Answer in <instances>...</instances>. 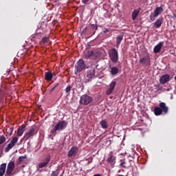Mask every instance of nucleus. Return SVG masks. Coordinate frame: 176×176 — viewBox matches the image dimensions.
I'll list each match as a JSON object with an SVG mask.
<instances>
[{"instance_id": "obj_1", "label": "nucleus", "mask_w": 176, "mask_h": 176, "mask_svg": "<svg viewBox=\"0 0 176 176\" xmlns=\"http://www.w3.org/2000/svg\"><path fill=\"white\" fill-rule=\"evenodd\" d=\"M86 68V63H85V60L82 59H79L74 69V74L75 75H78V74H80L83 69Z\"/></svg>"}, {"instance_id": "obj_2", "label": "nucleus", "mask_w": 176, "mask_h": 176, "mask_svg": "<svg viewBox=\"0 0 176 176\" xmlns=\"http://www.w3.org/2000/svg\"><path fill=\"white\" fill-rule=\"evenodd\" d=\"M67 125L68 122H67V121H60L55 125L54 128L51 131V133H52V134H56L57 131L64 130Z\"/></svg>"}, {"instance_id": "obj_3", "label": "nucleus", "mask_w": 176, "mask_h": 176, "mask_svg": "<svg viewBox=\"0 0 176 176\" xmlns=\"http://www.w3.org/2000/svg\"><path fill=\"white\" fill-rule=\"evenodd\" d=\"M109 57L112 63H118V60H119V54L118 53L116 48H111L109 50Z\"/></svg>"}, {"instance_id": "obj_4", "label": "nucleus", "mask_w": 176, "mask_h": 176, "mask_svg": "<svg viewBox=\"0 0 176 176\" xmlns=\"http://www.w3.org/2000/svg\"><path fill=\"white\" fill-rule=\"evenodd\" d=\"M96 78V69L93 68L87 72V76L85 77L84 82L89 83L91 80Z\"/></svg>"}, {"instance_id": "obj_5", "label": "nucleus", "mask_w": 176, "mask_h": 176, "mask_svg": "<svg viewBox=\"0 0 176 176\" xmlns=\"http://www.w3.org/2000/svg\"><path fill=\"white\" fill-rule=\"evenodd\" d=\"M93 101V98L87 94L80 96L79 103L81 105H89Z\"/></svg>"}, {"instance_id": "obj_6", "label": "nucleus", "mask_w": 176, "mask_h": 176, "mask_svg": "<svg viewBox=\"0 0 176 176\" xmlns=\"http://www.w3.org/2000/svg\"><path fill=\"white\" fill-rule=\"evenodd\" d=\"M163 13V7H157L153 13H151L150 15V20L151 21H155L156 20V17L159 16V14H162Z\"/></svg>"}, {"instance_id": "obj_7", "label": "nucleus", "mask_w": 176, "mask_h": 176, "mask_svg": "<svg viewBox=\"0 0 176 176\" xmlns=\"http://www.w3.org/2000/svg\"><path fill=\"white\" fill-rule=\"evenodd\" d=\"M38 133L35 129H31L29 131L26 132L23 136V140L28 141V140H32L34 135Z\"/></svg>"}, {"instance_id": "obj_8", "label": "nucleus", "mask_w": 176, "mask_h": 176, "mask_svg": "<svg viewBox=\"0 0 176 176\" xmlns=\"http://www.w3.org/2000/svg\"><path fill=\"white\" fill-rule=\"evenodd\" d=\"M18 141H19V138L16 136L14 137L11 140L10 142L8 144L7 147L5 148V152L8 153L9 152V151H10V149H12V148H14Z\"/></svg>"}, {"instance_id": "obj_9", "label": "nucleus", "mask_w": 176, "mask_h": 176, "mask_svg": "<svg viewBox=\"0 0 176 176\" xmlns=\"http://www.w3.org/2000/svg\"><path fill=\"white\" fill-rule=\"evenodd\" d=\"M13 170H14V162L10 161L8 164L6 175H12Z\"/></svg>"}, {"instance_id": "obj_10", "label": "nucleus", "mask_w": 176, "mask_h": 176, "mask_svg": "<svg viewBox=\"0 0 176 176\" xmlns=\"http://www.w3.org/2000/svg\"><path fill=\"white\" fill-rule=\"evenodd\" d=\"M78 151H79V148H78V146H74L72 147L67 153L68 157H75V156L78 155Z\"/></svg>"}, {"instance_id": "obj_11", "label": "nucleus", "mask_w": 176, "mask_h": 176, "mask_svg": "<svg viewBox=\"0 0 176 176\" xmlns=\"http://www.w3.org/2000/svg\"><path fill=\"white\" fill-rule=\"evenodd\" d=\"M140 63L143 64L144 65H151V58L149 56H146L144 58L140 59Z\"/></svg>"}, {"instance_id": "obj_12", "label": "nucleus", "mask_w": 176, "mask_h": 176, "mask_svg": "<svg viewBox=\"0 0 176 176\" xmlns=\"http://www.w3.org/2000/svg\"><path fill=\"white\" fill-rule=\"evenodd\" d=\"M115 86H116V82L112 81L109 85V88L106 91V94H107V96H111V94L113 93V90H115Z\"/></svg>"}, {"instance_id": "obj_13", "label": "nucleus", "mask_w": 176, "mask_h": 176, "mask_svg": "<svg viewBox=\"0 0 176 176\" xmlns=\"http://www.w3.org/2000/svg\"><path fill=\"white\" fill-rule=\"evenodd\" d=\"M159 108H160L162 112L164 113V115H167V113H168V107L166 105V103L163 102H160Z\"/></svg>"}, {"instance_id": "obj_14", "label": "nucleus", "mask_w": 176, "mask_h": 176, "mask_svg": "<svg viewBox=\"0 0 176 176\" xmlns=\"http://www.w3.org/2000/svg\"><path fill=\"white\" fill-rule=\"evenodd\" d=\"M169 81H170V75L168 74L163 75L160 79V82L161 85H166V83H167V82H169Z\"/></svg>"}, {"instance_id": "obj_15", "label": "nucleus", "mask_w": 176, "mask_h": 176, "mask_svg": "<svg viewBox=\"0 0 176 176\" xmlns=\"http://www.w3.org/2000/svg\"><path fill=\"white\" fill-rule=\"evenodd\" d=\"M50 162V157L48 156L45 158V161L44 162H41L38 164V168H43V167H46L47 164H49Z\"/></svg>"}, {"instance_id": "obj_16", "label": "nucleus", "mask_w": 176, "mask_h": 176, "mask_svg": "<svg viewBox=\"0 0 176 176\" xmlns=\"http://www.w3.org/2000/svg\"><path fill=\"white\" fill-rule=\"evenodd\" d=\"M164 43V42H160L157 45H155L153 49L154 53H160V50H162Z\"/></svg>"}, {"instance_id": "obj_17", "label": "nucleus", "mask_w": 176, "mask_h": 176, "mask_svg": "<svg viewBox=\"0 0 176 176\" xmlns=\"http://www.w3.org/2000/svg\"><path fill=\"white\" fill-rule=\"evenodd\" d=\"M163 24V18H158L154 23V27L155 28H160Z\"/></svg>"}, {"instance_id": "obj_18", "label": "nucleus", "mask_w": 176, "mask_h": 176, "mask_svg": "<svg viewBox=\"0 0 176 176\" xmlns=\"http://www.w3.org/2000/svg\"><path fill=\"white\" fill-rule=\"evenodd\" d=\"M24 131H25V125L23 124L18 129L17 135H19V137H21V135L24 134Z\"/></svg>"}, {"instance_id": "obj_19", "label": "nucleus", "mask_w": 176, "mask_h": 176, "mask_svg": "<svg viewBox=\"0 0 176 176\" xmlns=\"http://www.w3.org/2000/svg\"><path fill=\"white\" fill-rule=\"evenodd\" d=\"M5 173H6V163L0 165V176L5 175Z\"/></svg>"}, {"instance_id": "obj_20", "label": "nucleus", "mask_w": 176, "mask_h": 176, "mask_svg": "<svg viewBox=\"0 0 176 176\" xmlns=\"http://www.w3.org/2000/svg\"><path fill=\"white\" fill-rule=\"evenodd\" d=\"M45 79L47 82H50L53 79V73L52 72H47L45 73Z\"/></svg>"}, {"instance_id": "obj_21", "label": "nucleus", "mask_w": 176, "mask_h": 176, "mask_svg": "<svg viewBox=\"0 0 176 176\" xmlns=\"http://www.w3.org/2000/svg\"><path fill=\"white\" fill-rule=\"evenodd\" d=\"M94 54V51L93 50H89L87 52H85L84 54V58L86 60H88V58H89L90 57H91V56H93Z\"/></svg>"}, {"instance_id": "obj_22", "label": "nucleus", "mask_w": 176, "mask_h": 176, "mask_svg": "<svg viewBox=\"0 0 176 176\" xmlns=\"http://www.w3.org/2000/svg\"><path fill=\"white\" fill-rule=\"evenodd\" d=\"M153 112H154V114L155 115V116H159L162 115V113H163V111H162V109H160V107H155Z\"/></svg>"}, {"instance_id": "obj_23", "label": "nucleus", "mask_w": 176, "mask_h": 176, "mask_svg": "<svg viewBox=\"0 0 176 176\" xmlns=\"http://www.w3.org/2000/svg\"><path fill=\"white\" fill-rule=\"evenodd\" d=\"M107 162L111 164V167L115 166V156L110 155V157L107 160Z\"/></svg>"}, {"instance_id": "obj_24", "label": "nucleus", "mask_w": 176, "mask_h": 176, "mask_svg": "<svg viewBox=\"0 0 176 176\" xmlns=\"http://www.w3.org/2000/svg\"><path fill=\"white\" fill-rule=\"evenodd\" d=\"M100 124L102 129H108V121L105 120H102V121H100Z\"/></svg>"}, {"instance_id": "obj_25", "label": "nucleus", "mask_w": 176, "mask_h": 176, "mask_svg": "<svg viewBox=\"0 0 176 176\" xmlns=\"http://www.w3.org/2000/svg\"><path fill=\"white\" fill-rule=\"evenodd\" d=\"M111 74L113 76L117 75L119 73V69L116 67H111Z\"/></svg>"}, {"instance_id": "obj_26", "label": "nucleus", "mask_w": 176, "mask_h": 176, "mask_svg": "<svg viewBox=\"0 0 176 176\" xmlns=\"http://www.w3.org/2000/svg\"><path fill=\"white\" fill-rule=\"evenodd\" d=\"M140 9H135L132 12V20H135L137 19V16H138V14L140 13Z\"/></svg>"}, {"instance_id": "obj_27", "label": "nucleus", "mask_w": 176, "mask_h": 176, "mask_svg": "<svg viewBox=\"0 0 176 176\" xmlns=\"http://www.w3.org/2000/svg\"><path fill=\"white\" fill-rule=\"evenodd\" d=\"M122 41H123V35H119L116 38V44L118 45H120L122 43Z\"/></svg>"}, {"instance_id": "obj_28", "label": "nucleus", "mask_w": 176, "mask_h": 176, "mask_svg": "<svg viewBox=\"0 0 176 176\" xmlns=\"http://www.w3.org/2000/svg\"><path fill=\"white\" fill-rule=\"evenodd\" d=\"M13 130H14L13 126L7 128L6 133L10 135V137L12 135V134H13Z\"/></svg>"}, {"instance_id": "obj_29", "label": "nucleus", "mask_w": 176, "mask_h": 176, "mask_svg": "<svg viewBox=\"0 0 176 176\" xmlns=\"http://www.w3.org/2000/svg\"><path fill=\"white\" fill-rule=\"evenodd\" d=\"M120 167H123L124 168H126V160H120Z\"/></svg>"}, {"instance_id": "obj_30", "label": "nucleus", "mask_w": 176, "mask_h": 176, "mask_svg": "<svg viewBox=\"0 0 176 176\" xmlns=\"http://www.w3.org/2000/svg\"><path fill=\"white\" fill-rule=\"evenodd\" d=\"M6 142V137L5 135H1L0 136V145H2L3 142Z\"/></svg>"}, {"instance_id": "obj_31", "label": "nucleus", "mask_w": 176, "mask_h": 176, "mask_svg": "<svg viewBox=\"0 0 176 176\" xmlns=\"http://www.w3.org/2000/svg\"><path fill=\"white\" fill-rule=\"evenodd\" d=\"M155 90H157V91H162L163 90V87L160 86L159 84H157L155 85Z\"/></svg>"}, {"instance_id": "obj_32", "label": "nucleus", "mask_w": 176, "mask_h": 176, "mask_svg": "<svg viewBox=\"0 0 176 176\" xmlns=\"http://www.w3.org/2000/svg\"><path fill=\"white\" fill-rule=\"evenodd\" d=\"M24 159H27V155H25L20 156L18 159L19 163H22Z\"/></svg>"}, {"instance_id": "obj_33", "label": "nucleus", "mask_w": 176, "mask_h": 176, "mask_svg": "<svg viewBox=\"0 0 176 176\" xmlns=\"http://www.w3.org/2000/svg\"><path fill=\"white\" fill-rule=\"evenodd\" d=\"M93 56H94L96 58H98L101 56V52H94Z\"/></svg>"}, {"instance_id": "obj_34", "label": "nucleus", "mask_w": 176, "mask_h": 176, "mask_svg": "<svg viewBox=\"0 0 176 176\" xmlns=\"http://www.w3.org/2000/svg\"><path fill=\"white\" fill-rule=\"evenodd\" d=\"M58 174H60V172L58 171V169H56L55 171L52 172L51 176H58Z\"/></svg>"}, {"instance_id": "obj_35", "label": "nucleus", "mask_w": 176, "mask_h": 176, "mask_svg": "<svg viewBox=\"0 0 176 176\" xmlns=\"http://www.w3.org/2000/svg\"><path fill=\"white\" fill-rule=\"evenodd\" d=\"M42 42L43 43H47L49 42V36L43 37Z\"/></svg>"}, {"instance_id": "obj_36", "label": "nucleus", "mask_w": 176, "mask_h": 176, "mask_svg": "<svg viewBox=\"0 0 176 176\" xmlns=\"http://www.w3.org/2000/svg\"><path fill=\"white\" fill-rule=\"evenodd\" d=\"M71 89H72L71 85L67 86L65 89V93H69V91H71Z\"/></svg>"}, {"instance_id": "obj_37", "label": "nucleus", "mask_w": 176, "mask_h": 176, "mask_svg": "<svg viewBox=\"0 0 176 176\" xmlns=\"http://www.w3.org/2000/svg\"><path fill=\"white\" fill-rule=\"evenodd\" d=\"M91 29L97 30L98 29V26H97V24H96V25L92 24L91 25Z\"/></svg>"}, {"instance_id": "obj_38", "label": "nucleus", "mask_w": 176, "mask_h": 176, "mask_svg": "<svg viewBox=\"0 0 176 176\" xmlns=\"http://www.w3.org/2000/svg\"><path fill=\"white\" fill-rule=\"evenodd\" d=\"M108 32H109V29H104V34H107V33H108Z\"/></svg>"}, {"instance_id": "obj_39", "label": "nucleus", "mask_w": 176, "mask_h": 176, "mask_svg": "<svg viewBox=\"0 0 176 176\" xmlns=\"http://www.w3.org/2000/svg\"><path fill=\"white\" fill-rule=\"evenodd\" d=\"M89 1H90V0H82V2L83 3H87V2H89Z\"/></svg>"}, {"instance_id": "obj_40", "label": "nucleus", "mask_w": 176, "mask_h": 176, "mask_svg": "<svg viewBox=\"0 0 176 176\" xmlns=\"http://www.w3.org/2000/svg\"><path fill=\"white\" fill-rule=\"evenodd\" d=\"M86 31H87V27H85L83 30L82 32H86Z\"/></svg>"}, {"instance_id": "obj_41", "label": "nucleus", "mask_w": 176, "mask_h": 176, "mask_svg": "<svg viewBox=\"0 0 176 176\" xmlns=\"http://www.w3.org/2000/svg\"><path fill=\"white\" fill-rule=\"evenodd\" d=\"M60 84L59 83H56V84H55V85L54 86V87L56 89V87H58V85H59Z\"/></svg>"}, {"instance_id": "obj_42", "label": "nucleus", "mask_w": 176, "mask_h": 176, "mask_svg": "<svg viewBox=\"0 0 176 176\" xmlns=\"http://www.w3.org/2000/svg\"><path fill=\"white\" fill-rule=\"evenodd\" d=\"M55 89H56V88H55L54 87H52V88L51 89V90H50V93H52Z\"/></svg>"}, {"instance_id": "obj_43", "label": "nucleus", "mask_w": 176, "mask_h": 176, "mask_svg": "<svg viewBox=\"0 0 176 176\" xmlns=\"http://www.w3.org/2000/svg\"><path fill=\"white\" fill-rule=\"evenodd\" d=\"M120 171H122V170H118V173H120Z\"/></svg>"}]
</instances>
